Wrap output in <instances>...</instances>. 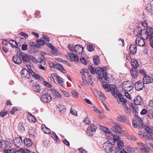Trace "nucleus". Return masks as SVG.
I'll use <instances>...</instances> for the list:
<instances>
[{
  "instance_id": "09e8293b",
  "label": "nucleus",
  "mask_w": 153,
  "mask_h": 153,
  "mask_svg": "<svg viewBox=\"0 0 153 153\" xmlns=\"http://www.w3.org/2000/svg\"><path fill=\"white\" fill-rule=\"evenodd\" d=\"M32 61L34 63H36V64L39 63V59H36V58H34L32 56H31L30 60Z\"/></svg>"
},
{
  "instance_id": "052dcab7",
  "label": "nucleus",
  "mask_w": 153,
  "mask_h": 153,
  "mask_svg": "<svg viewBox=\"0 0 153 153\" xmlns=\"http://www.w3.org/2000/svg\"><path fill=\"white\" fill-rule=\"evenodd\" d=\"M52 137L54 140H57L59 139L56 134L53 132H52Z\"/></svg>"
},
{
  "instance_id": "37998d69",
  "label": "nucleus",
  "mask_w": 153,
  "mask_h": 153,
  "mask_svg": "<svg viewBox=\"0 0 153 153\" xmlns=\"http://www.w3.org/2000/svg\"><path fill=\"white\" fill-rule=\"evenodd\" d=\"M39 63L40 66V67H44L42 66V65H44L45 64V61L42 58H39Z\"/></svg>"
},
{
  "instance_id": "dca6fc26",
  "label": "nucleus",
  "mask_w": 153,
  "mask_h": 153,
  "mask_svg": "<svg viewBox=\"0 0 153 153\" xmlns=\"http://www.w3.org/2000/svg\"><path fill=\"white\" fill-rule=\"evenodd\" d=\"M134 118L137 120L138 127L140 128H143V123L141 119L136 114L134 115Z\"/></svg>"
},
{
  "instance_id": "f8f14e48",
  "label": "nucleus",
  "mask_w": 153,
  "mask_h": 153,
  "mask_svg": "<svg viewBox=\"0 0 153 153\" xmlns=\"http://www.w3.org/2000/svg\"><path fill=\"white\" fill-rule=\"evenodd\" d=\"M124 144L122 140H119L117 142V147H115L114 150L116 151V153H120V152L124 149L123 148Z\"/></svg>"
},
{
  "instance_id": "f704fd0d",
  "label": "nucleus",
  "mask_w": 153,
  "mask_h": 153,
  "mask_svg": "<svg viewBox=\"0 0 153 153\" xmlns=\"http://www.w3.org/2000/svg\"><path fill=\"white\" fill-rule=\"evenodd\" d=\"M42 131L44 132V133L47 134H50L51 133V130L49 128H47L46 127L45 128L43 127V126L45 127V125H42Z\"/></svg>"
},
{
  "instance_id": "20e7f679",
  "label": "nucleus",
  "mask_w": 153,
  "mask_h": 153,
  "mask_svg": "<svg viewBox=\"0 0 153 153\" xmlns=\"http://www.w3.org/2000/svg\"><path fill=\"white\" fill-rule=\"evenodd\" d=\"M17 54L22 58L23 61L25 62H28L30 60L31 56L28 54H26L19 50L17 51Z\"/></svg>"
},
{
  "instance_id": "4468645a",
  "label": "nucleus",
  "mask_w": 153,
  "mask_h": 153,
  "mask_svg": "<svg viewBox=\"0 0 153 153\" xmlns=\"http://www.w3.org/2000/svg\"><path fill=\"white\" fill-rule=\"evenodd\" d=\"M153 81V79L149 75L144 76L143 79V82L144 84H149Z\"/></svg>"
},
{
  "instance_id": "58836bf2",
  "label": "nucleus",
  "mask_w": 153,
  "mask_h": 153,
  "mask_svg": "<svg viewBox=\"0 0 153 153\" xmlns=\"http://www.w3.org/2000/svg\"><path fill=\"white\" fill-rule=\"evenodd\" d=\"M10 41H12V42H10V45H11L13 48H17L18 47V45L17 42L13 40H10Z\"/></svg>"
},
{
  "instance_id": "9b49d317",
  "label": "nucleus",
  "mask_w": 153,
  "mask_h": 153,
  "mask_svg": "<svg viewBox=\"0 0 153 153\" xmlns=\"http://www.w3.org/2000/svg\"><path fill=\"white\" fill-rule=\"evenodd\" d=\"M106 68H95V73L96 74L99 76L98 77L99 78L102 79V77L100 76L102 74L104 73V71H106Z\"/></svg>"
},
{
  "instance_id": "1a4fd4ad",
  "label": "nucleus",
  "mask_w": 153,
  "mask_h": 153,
  "mask_svg": "<svg viewBox=\"0 0 153 153\" xmlns=\"http://www.w3.org/2000/svg\"><path fill=\"white\" fill-rule=\"evenodd\" d=\"M145 33L146 35V39H147L149 38H153V28L152 27H147L146 30H144Z\"/></svg>"
},
{
  "instance_id": "473e14b6",
  "label": "nucleus",
  "mask_w": 153,
  "mask_h": 153,
  "mask_svg": "<svg viewBox=\"0 0 153 153\" xmlns=\"http://www.w3.org/2000/svg\"><path fill=\"white\" fill-rule=\"evenodd\" d=\"M93 60L95 65H97L100 63V60L99 57L95 56L93 59Z\"/></svg>"
},
{
  "instance_id": "603ef678",
  "label": "nucleus",
  "mask_w": 153,
  "mask_h": 153,
  "mask_svg": "<svg viewBox=\"0 0 153 153\" xmlns=\"http://www.w3.org/2000/svg\"><path fill=\"white\" fill-rule=\"evenodd\" d=\"M7 113V110H3L2 111L0 114V116L3 117L6 115Z\"/></svg>"
},
{
  "instance_id": "5fc2aeb1",
  "label": "nucleus",
  "mask_w": 153,
  "mask_h": 153,
  "mask_svg": "<svg viewBox=\"0 0 153 153\" xmlns=\"http://www.w3.org/2000/svg\"><path fill=\"white\" fill-rule=\"evenodd\" d=\"M134 87V85L133 84L131 85L130 86L126 88V89L124 90V91L126 92H130L132 90Z\"/></svg>"
},
{
  "instance_id": "8fccbe9b",
  "label": "nucleus",
  "mask_w": 153,
  "mask_h": 153,
  "mask_svg": "<svg viewBox=\"0 0 153 153\" xmlns=\"http://www.w3.org/2000/svg\"><path fill=\"white\" fill-rule=\"evenodd\" d=\"M127 139L130 140H136L135 137L133 135H128L127 136Z\"/></svg>"
},
{
  "instance_id": "338daca9",
  "label": "nucleus",
  "mask_w": 153,
  "mask_h": 153,
  "mask_svg": "<svg viewBox=\"0 0 153 153\" xmlns=\"http://www.w3.org/2000/svg\"><path fill=\"white\" fill-rule=\"evenodd\" d=\"M147 111L145 108H143L141 111L140 114L142 115L146 114L147 113Z\"/></svg>"
},
{
  "instance_id": "4c0bfd02",
  "label": "nucleus",
  "mask_w": 153,
  "mask_h": 153,
  "mask_svg": "<svg viewBox=\"0 0 153 153\" xmlns=\"http://www.w3.org/2000/svg\"><path fill=\"white\" fill-rule=\"evenodd\" d=\"M58 108L59 111L61 113H63L65 110V108L63 105H59Z\"/></svg>"
},
{
  "instance_id": "6e6d98bb",
  "label": "nucleus",
  "mask_w": 153,
  "mask_h": 153,
  "mask_svg": "<svg viewBox=\"0 0 153 153\" xmlns=\"http://www.w3.org/2000/svg\"><path fill=\"white\" fill-rule=\"evenodd\" d=\"M80 73L81 74H84V73H86L87 74H89V71L88 70L85 68H83L80 71Z\"/></svg>"
},
{
  "instance_id": "ddd939ff",
  "label": "nucleus",
  "mask_w": 153,
  "mask_h": 153,
  "mask_svg": "<svg viewBox=\"0 0 153 153\" xmlns=\"http://www.w3.org/2000/svg\"><path fill=\"white\" fill-rule=\"evenodd\" d=\"M13 141L15 146L17 148L20 147L22 143V140L20 137H16Z\"/></svg>"
},
{
  "instance_id": "3c124183",
  "label": "nucleus",
  "mask_w": 153,
  "mask_h": 153,
  "mask_svg": "<svg viewBox=\"0 0 153 153\" xmlns=\"http://www.w3.org/2000/svg\"><path fill=\"white\" fill-rule=\"evenodd\" d=\"M147 114L148 116L150 119L153 118V111L152 110H150L148 113Z\"/></svg>"
},
{
  "instance_id": "49530a36",
  "label": "nucleus",
  "mask_w": 153,
  "mask_h": 153,
  "mask_svg": "<svg viewBox=\"0 0 153 153\" xmlns=\"http://www.w3.org/2000/svg\"><path fill=\"white\" fill-rule=\"evenodd\" d=\"M19 153H29L30 152L29 150L26 149H24L22 148H20L19 149Z\"/></svg>"
},
{
  "instance_id": "864d4df0",
  "label": "nucleus",
  "mask_w": 153,
  "mask_h": 153,
  "mask_svg": "<svg viewBox=\"0 0 153 153\" xmlns=\"http://www.w3.org/2000/svg\"><path fill=\"white\" fill-rule=\"evenodd\" d=\"M43 84L46 87L48 88H51L52 87V85L48 82L46 81H43Z\"/></svg>"
},
{
  "instance_id": "f03ea898",
  "label": "nucleus",
  "mask_w": 153,
  "mask_h": 153,
  "mask_svg": "<svg viewBox=\"0 0 153 153\" xmlns=\"http://www.w3.org/2000/svg\"><path fill=\"white\" fill-rule=\"evenodd\" d=\"M114 142H111L109 140L108 141L106 142L103 144L102 148L104 151L106 153H116V151L114 150Z\"/></svg>"
},
{
  "instance_id": "e433bc0d",
  "label": "nucleus",
  "mask_w": 153,
  "mask_h": 153,
  "mask_svg": "<svg viewBox=\"0 0 153 153\" xmlns=\"http://www.w3.org/2000/svg\"><path fill=\"white\" fill-rule=\"evenodd\" d=\"M131 65L132 67H138L139 66L137 61L134 59L131 60Z\"/></svg>"
},
{
  "instance_id": "a18cd8bd",
  "label": "nucleus",
  "mask_w": 153,
  "mask_h": 153,
  "mask_svg": "<svg viewBox=\"0 0 153 153\" xmlns=\"http://www.w3.org/2000/svg\"><path fill=\"white\" fill-rule=\"evenodd\" d=\"M83 121L86 124L90 125L91 124V122L88 117H85Z\"/></svg>"
},
{
  "instance_id": "393cba45",
  "label": "nucleus",
  "mask_w": 153,
  "mask_h": 153,
  "mask_svg": "<svg viewBox=\"0 0 153 153\" xmlns=\"http://www.w3.org/2000/svg\"><path fill=\"white\" fill-rule=\"evenodd\" d=\"M8 144L9 143L8 141L7 140H3L0 143V147L2 149H4L7 147Z\"/></svg>"
},
{
  "instance_id": "aec40b11",
  "label": "nucleus",
  "mask_w": 153,
  "mask_h": 153,
  "mask_svg": "<svg viewBox=\"0 0 153 153\" xmlns=\"http://www.w3.org/2000/svg\"><path fill=\"white\" fill-rule=\"evenodd\" d=\"M129 50L130 53L133 54L135 55L137 52V47L136 45H130L129 46Z\"/></svg>"
},
{
  "instance_id": "774afa93",
  "label": "nucleus",
  "mask_w": 153,
  "mask_h": 153,
  "mask_svg": "<svg viewBox=\"0 0 153 153\" xmlns=\"http://www.w3.org/2000/svg\"><path fill=\"white\" fill-rule=\"evenodd\" d=\"M149 41L150 42V44L151 46L153 48V38H149Z\"/></svg>"
},
{
  "instance_id": "bb28decb",
  "label": "nucleus",
  "mask_w": 153,
  "mask_h": 153,
  "mask_svg": "<svg viewBox=\"0 0 153 153\" xmlns=\"http://www.w3.org/2000/svg\"><path fill=\"white\" fill-rule=\"evenodd\" d=\"M147 10L151 14H153V5L148 3L147 5Z\"/></svg>"
},
{
  "instance_id": "680f3d73",
  "label": "nucleus",
  "mask_w": 153,
  "mask_h": 153,
  "mask_svg": "<svg viewBox=\"0 0 153 153\" xmlns=\"http://www.w3.org/2000/svg\"><path fill=\"white\" fill-rule=\"evenodd\" d=\"M71 93L73 96L75 97H78V94L75 90L72 91H71Z\"/></svg>"
},
{
  "instance_id": "7c9ffc66",
  "label": "nucleus",
  "mask_w": 153,
  "mask_h": 153,
  "mask_svg": "<svg viewBox=\"0 0 153 153\" xmlns=\"http://www.w3.org/2000/svg\"><path fill=\"white\" fill-rule=\"evenodd\" d=\"M25 124L22 122H20L18 125V129L19 131L22 132L25 130L24 127Z\"/></svg>"
},
{
  "instance_id": "a878e982",
  "label": "nucleus",
  "mask_w": 153,
  "mask_h": 153,
  "mask_svg": "<svg viewBox=\"0 0 153 153\" xmlns=\"http://www.w3.org/2000/svg\"><path fill=\"white\" fill-rule=\"evenodd\" d=\"M130 82L131 83H130L129 81H127L124 82H123L122 86L123 90H124L126 88L131 86V85L133 84L131 82Z\"/></svg>"
},
{
  "instance_id": "b1692460",
  "label": "nucleus",
  "mask_w": 153,
  "mask_h": 153,
  "mask_svg": "<svg viewBox=\"0 0 153 153\" xmlns=\"http://www.w3.org/2000/svg\"><path fill=\"white\" fill-rule=\"evenodd\" d=\"M24 142L25 144L28 147L31 146L33 144V143L30 139L27 138H25L24 140Z\"/></svg>"
},
{
  "instance_id": "c756f323",
  "label": "nucleus",
  "mask_w": 153,
  "mask_h": 153,
  "mask_svg": "<svg viewBox=\"0 0 153 153\" xmlns=\"http://www.w3.org/2000/svg\"><path fill=\"white\" fill-rule=\"evenodd\" d=\"M37 42L38 44H37V48H40L41 46H43L44 44H45L44 41H43L41 39L37 40Z\"/></svg>"
},
{
  "instance_id": "e2e57ef3",
  "label": "nucleus",
  "mask_w": 153,
  "mask_h": 153,
  "mask_svg": "<svg viewBox=\"0 0 153 153\" xmlns=\"http://www.w3.org/2000/svg\"><path fill=\"white\" fill-rule=\"evenodd\" d=\"M82 75V79L83 81L85 84H86L87 83V82L86 80V77L84 74H83Z\"/></svg>"
},
{
  "instance_id": "4d7b16f0",
  "label": "nucleus",
  "mask_w": 153,
  "mask_h": 153,
  "mask_svg": "<svg viewBox=\"0 0 153 153\" xmlns=\"http://www.w3.org/2000/svg\"><path fill=\"white\" fill-rule=\"evenodd\" d=\"M80 60L81 62L84 65H86L87 64V62L84 58H81L80 59Z\"/></svg>"
},
{
  "instance_id": "5701e85b",
  "label": "nucleus",
  "mask_w": 153,
  "mask_h": 153,
  "mask_svg": "<svg viewBox=\"0 0 153 153\" xmlns=\"http://www.w3.org/2000/svg\"><path fill=\"white\" fill-rule=\"evenodd\" d=\"M128 150L130 153H141L140 148H130Z\"/></svg>"
},
{
  "instance_id": "cd10ccee",
  "label": "nucleus",
  "mask_w": 153,
  "mask_h": 153,
  "mask_svg": "<svg viewBox=\"0 0 153 153\" xmlns=\"http://www.w3.org/2000/svg\"><path fill=\"white\" fill-rule=\"evenodd\" d=\"M117 120L119 121L125 122L126 119L125 117L123 115H120L118 116L117 118Z\"/></svg>"
},
{
  "instance_id": "de8ad7c7",
  "label": "nucleus",
  "mask_w": 153,
  "mask_h": 153,
  "mask_svg": "<svg viewBox=\"0 0 153 153\" xmlns=\"http://www.w3.org/2000/svg\"><path fill=\"white\" fill-rule=\"evenodd\" d=\"M139 74L142 75L143 76H145L147 75V73L146 71L143 69V68L142 69H140L139 70Z\"/></svg>"
},
{
  "instance_id": "412c9836",
  "label": "nucleus",
  "mask_w": 153,
  "mask_h": 153,
  "mask_svg": "<svg viewBox=\"0 0 153 153\" xmlns=\"http://www.w3.org/2000/svg\"><path fill=\"white\" fill-rule=\"evenodd\" d=\"M13 61L16 64H19L21 63L22 62L21 57L19 55L17 54V53L16 55L13 56Z\"/></svg>"
},
{
  "instance_id": "a211bd4d",
  "label": "nucleus",
  "mask_w": 153,
  "mask_h": 153,
  "mask_svg": "<svg viewBox=\"0 0 153 153\" xmlns=\"http://www.w3.org/2000/svg\"><path fill=\"white\" fill-rule=\"evenodd\" d=\"M68 55L72 61H73L76 62H79V59L77 54H75L73 53H69Z\"/></svg>"
},
{
  "instance_id": "13d9d810",
  "label": "nucleus",
  "mask_w": 153,
  "mask_h": 153,
  "mask_svg": "<svg viewBox=\"0 0 153 153\" xmlns=\"http://www.w3.org/2000/svg\"><path fill=\"white\" fill-rule=\"evenodd\" d=\"M29 44L30 46L33 49L36 47L37 48V44H36L33 42H30Z\"/></svg>"
},
{
  "instance_id": "7ed1b4c3",
  "label": "nucleus",
  "mask_w": 153,
  "mask_h": 153,
  "mask_svg": "<svg viewBox=\"0 0 153 153\" xmlns=\"http://www.w3.org/2000/svg\"><path fill=\"white\" fill-rule=\"evenodd\" d=\"M51 76L56 84H58L62 86H63L64 81L63 79L60 76H58L56 73L51 74Z\"/></svg>"
},
{
  "instance_id": "6e6552de",
  "label": "nucleus",
  "mask_w": 153,
  "mask_h": 153,
  "mask_svg": "<svg viewBox=\"0 0 153 153\" xmlns=\"http://www.w3.org/2000/svg\"><path fill=\"white\" fill-rule=\"evenodd\" d=\"M145 39L141 36L137 38L136 39V43L137 45L140 46H144L145 45Z\"/></svg>"
},
{
  "instance_id": "79ce46f5",
  "label": "nucleus",
  "mask_w": 153,
  "mask_h": 153,
  "mask_svg": "<svg viewBox=\"0 0 153 153\" xmlns=\"http://www.w3.org/2000/svg\"><path fill=\"white\" fill-rule=\"evenodd\" d=\"M12 146L10 145V153H19L20 150L15 148H11Z\"/></svg>"
},
{
  "instance_id": "0e129e2a",
  "label": "nucleus",
  "mask_w": 153,
  "mask_h": 153,
  "mask_svg": "<svg viewBox=\"0 0 153 153\" xmlns=\"http://www.w3.org/2000/svg\"><path fill=\"white\" fill-rule=\"evenodd\" d=\"M87 134L89 136L92 137L93 135V133L91 132V131L89 130V129H87Z\"/></svg>"
},
{
  "instance_id": "72a5a7b5",
  "label": "nucleus",
  "mask_w": 153,
  "mask_h": 153,
  "mask_svg": "<svg viewBox=\"0 0 153 153\" xmlns=\"http://www.w3.org/2000/svg\"><path fill=\"white\" fill-rule=\"evenodd\" d=\"M33 89L35 92L38 93H39L41 91L40 86L38 84L33 86Z\"/></svg>"
},
{
  "instance_id": "c03bdc74",
  "label": "nucleus",
  "mask_w": 153,
  "mask_h": 153,
  "mask_svg": "<svg viewBox=\"0 0 153 153\" xmlns=\"http://www.w3.org/2000/svg\"><path fill=\"white\" fill-rule=\"evenodd\" d=\"M150 149V148L148 147H146V146H144V147L140 148V151H142V152H149V150Z\"/></svg>"
},
{
  "instance_id": "39448f33",
  "label": "nucleus",
  "mask_w": 153,
  "mask_h": 153,
  "mask_svg": "<svg viewBox=\"0 0 153 153\" xmlns=\"http://www.w3.org/2000/svg\"><path fill=\"white\" fill-rule=\"evenodd\" d=\"M52 100L50 94L48 93H45L41 95V100L44 103L50 102Z\"/></svg>"
},
{
  "instance_id": "423d86ee",
  "label": "nucleus",
  "mask_w": 153,
  "mask_h": 153,
  "mask_svg": "<svg viewBox=\"0 0 153 153\" xmlns=\"http://www.w3.org/2000/svg\"><path fill=\"white\" fill-rule=\"evenodd\" d=\"M21 73L22 77L25 79H28L30 76V71L25 68L22 70Z\"/></svg>"
},
{
  "instance_id": "f257e3e1",
  "label": "nucleus",
  "mask_w": 153,
  "mask_h": 153,
  "mask_svg": "<svg viewBox=\"0 0 153 153\" xmlns=\"http://www.w3.org/2000/svg\"><path fill=\"white\" fill-rule=\"evenodd\" d=\"M102 87L107 91H111L112 94L115 97H118L120 101L123 102V104L124 106L126 105V103L127 102L126 100L122 97V95L120 94L118 90H116V87L114 85H109L106 82H104L102 85Z\"/></svg>"
},
{
  "instance_id": "6ab92c4d",
  "label": "nucleus",
  "mask_w": 153,
  "mask_h": 153,
  "mask_svg": "<svg viewBox=\"0 0 153 153\" xmlns=\"http://www.w3.org/2000/svg\"><path fill=\"white\" fill-rule=\"evenodd\" d=\"M144 30H145V29H142L140 27H137L134 29V33L136 36H139L141 34L142 31H144Z\"/></svg>"
},
{
  "instance_id": "c9c22d12",
  "label": "nucleus",
  "mask_w": 153,
  "mask_h": 153,
  "mask_svg": "<svg viewBox=\"0 0 153 153\" xmlns=\"http://www.w3.org/2000/svg\"><path fill=\"white\" fill-rule=\"evenodd\" d=\"M95 47L91 44H87V48L88 51L90 52H92L94 50Z\"/></svg>"
},
{
  "instance_id": "c85d7f7f",
  "label": "nucleus",
  "mask_w": 153,
  "mask_h": 153,
  "mask_svg": "<svg viewBox=\"0 0 153 153\" xmlns=\"http://www.w3.org/2000/svg\"><path fill=\"white\" fill-rule=\"evenodd\" d=\"M143 140H153V138L148 134L144 133L142 138Z\"/></svg>"
},
{
  "instance_id": "9d476101",
  "label": "nucleus",
  "mask_w": 153,
  "mask_h": 153,
  "mask_svg": "<svg viewBox=\"0 0 153 153\" xmlns=\"http://www.w3.org/2000/svg\"><path fill=\"white\" fill-rule=\"evenodd\" d=\"M135 89L138 91L142 90L144 87V83L141 80H139L136 82L134 84Z\"/></svg>"
},
{
  "instance_id": "2f4dec72",
  "label": "nucleus",
  "mask_w": 153,
  "mask_h": 153,
  "mask_svg": "<svg viewBox=\"0 0 153 153\" xmlns=\"http://www.w3.org/2000/svg\"><path fill=\"white\" fill-rule=\"evenodd\" d=\"M27 119L28 121L31 123H35L36 121L35 117L31 114L29 116L27 117Z\"/></svg>"
},
{
  "instance_id": "bf43d9fd",
  "label": "nucleus",
  "mask_w": 153,
  "mask_h": 153,
  "mask_svg": "<svg viewBox=\"0 0 153 153\" xmlns=\"http://www.w3.org/2000/svg\"><path fill=\"white\" fill-rule=\"evenodd\" d=\"M113 141H116V140H119L120 139L119 136L116 134H114L113 135Z\"/></svg>"
},
{
  "instance_id": "a19ab883",
  "label": "nucleus",
  "mask_w": 153,
  "mask_h": 153,
  "mask_svg": "<svg viewBox=\"0 0 153 153\" xmlns=\"http://www.w3.org/2000/svg\"><path fill=\"white\" fill-rule=\"evenodd\" d=\"M19 110L16 107H14L10 111V114H12L16 115L19 112Z\"/></svg>"
},
{
  "instance_id": "2eb2a0df",
  "label": "nucleus",
  "mask_w": 153,
  "mask_h": 153,
  "mask_svg": "<svg viewBox=\"0 0 153 153\" xmlns=\"http://www.w3.org/2000/svg\"><path fill=\"white\" fill-rule=\"evenodd\" d=\"M137 68H132L130 70V73L133 78L135 79L138 76L139 72L137 69Z\"/></svg>"
},
{
  "instance_id": "f3484780",
  "label": "nucleus",
  "mask_w": 153,
  "mask_h": 153,
  "mask_svg": "<svg viewBox=\"0 0 153 153\" xmlns=\"http://www.w3.org/2000/svg\"><path fill=\"white\" fill-rule=\"evenodd\" d=\"M74 51L78 53H81L83 51L84 48L82 45H76L74 47Z\"/></svg>"
},
{
  "instance_id": "0eeeda50",
  "label": "nucleus",
  "mask_w": 153,
  "mask_h": 153,
  "mask_svg": "<svg viewBox=\"0 0 153 153\" xmlns=\"http://www.w3.org/2000/svg\"><path fill=\"white\" fill-rule=\"evenodd\" d=\"M112 127L111 128V130L117 133H120L122 130L121 127L117 124L115 123H112Z\"/></svg>"
},
{
  "instance_id": "69168bd1",
  "label": "nucleus",
  "mask_w": 153,
  "mask_h": 153,
  "mask_svg": "<svg viewBox=\"0 0 153 153\" xmlns=\"http://www.w3.org/2000/svg\"><path fill=\"white\" fill-rule=\"evenodd\" d=\"M92 76L90 75H89V78H88V82L90 83L91 85H92L93 84V82L92 80Z\"/></svg>"
},
{
  "instance_id": "4be33fe9",
  "label": "nucleus",
  "mask_w": 153,
  "mask_h": 153,
  "mask_svg": "<svg viewBox=\"0 0 153 153\" xmlns=\"http://www.w3.org/2000/svg\"><path fill=\"white\" fill-rule=\"evenodd\" d=\"M143 101V100L139 96H137L134 100V103L136 105H141Z\"/></svg>"
},
{
  "instance_id": "ea45409f",
  "label": "nucleus",
  "mask_w": 153,
  "mask_h": 153,
  "mask_svg": "<svg viewBox=\"0 0 153 153\" xmlns=\"http://www.w3.org/2000/svg\"><path fill=\"white\" fill-rule=\"evenodd\" d=\"M97 127L95 125H93L89 126L87 129H89V130L91 132L94 133L96 131Z\"/></svg>"
}]
</instances>
